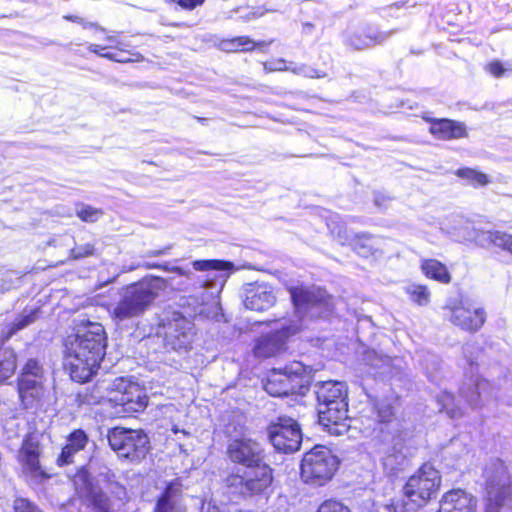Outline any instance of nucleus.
Returning <instances> with one entry per match:
<instances>
[{"label": "nucleus", "mask_w": 512, "mask_h": 512, "mask_svg": "<svg viewBox=\"0 0 512 512\" xmlns=\"http://www.w3.org/2000/svg\"><path fill=\"white\" fill-rule=\"evenodd\" d=\"M106 49H108L107 46H101L98 44H89L88 45V50L91 53L97 54L99 56H101L102 52H104Z\"/></svg>", "instance_id": "obj_54"}, {"label": "nucleus", "mask_w": 512, "mask_h": 512, "mask_svg": "<svg viewBox=\"0 0 512 512\" xmlns=\"http://www.w3.org/2000/svg\"><path fill=\"white\" fill-rule=\"evenodd\" d=\"M292 299L301 317H324L332 310L330 297L321 288H296L292 291Z\"/></svg>", "instance_id": "obj_10"}, {"label": "nucleus", "mask_w": 512, "mask_h": 512, "mask_svg": "<svg viewBox=\"0 0 512 512\" xmlns=\"http://www.w3.org/2000/svg\"><path fill=\"white\" fill-rule=\"evenodd\" d=\"M182 485L179 480L170 482L159 497L155 512H185L181 501Z\"/></svg>", "instance_id": "obj_23"}, {"label": "nucleus", "mask_w": 512, "mask_h": 512, "mask_svg": "<svg viewBox=\"0 0 512 512\" xmlns=\"http://www.w3.org/2000/svg\"><path fill=\"white\" fill-rule=\"evenodd\" d=\"M430 133L437 139L450 140L467 136L466 126L458 121L449 119H431Z\"/></svg>", "instance_id": "obj_24"}, {"label": "nucleus", "mask_w": 512, "mask_h": 512, "mask_svg": "<svg viewBox=\"0 0 512 512\" xmlns=\"http://www.w3.org/2000/svg\"><path fill=\"white\" fill-rule=\"evenodd\" d=\"M440 484L439 471L425 463L409 477L402 494L393 498L386 509L388 512H417L437 494Z\"/></svg>", "instance_id": "obj_2"}, {"label": "nucleus", "mask_w": 512, "mask_h": 512, "mask_svg": "<svg viewBox=\"0 0 512 512\" xmlns=\"http://www.w3.org/2000/svg\"><path fill=\"white\" fill-rule=\"evenodd\" d=\"M118 275H119V274H117L116 276H114L111 280H106V281L104 282V285H106V284H108V283H111V282L115 281V280H116V278L118 277Z\"/></svg>", "instance_id": "obj_60"}, {"label": "nucleus", "mask_w": 512, "mask_h": 512, "mask_svg": "<svg viewBox=\"0 0 512 512\" xmlns=\"http://www.w3.org/2000/svg\"><path fill=\"white\" fill-rule=\"evenodd\" d=\"M437 403L440 406V411L445 412L452 419L459 418L464 414L463 409L455 403L454 396L446 391L437 396Z\"/></svg>", "instance_id": "obj_29"}, {"label": "nucleus", "mask_w": 512, "mask_h": 512, "mask_svg": "<svg viewBox=\"0 0 512 512\" xmlns=\"http://www.w3.org/2000/svg\"><path fill=\"white\" fill-rule=\"evenodd\" d=\"M14 512H40V510L30 501L18 498L14 501Z\"/></svg>", "instance_id": "obj_48"}, {"label": "nucleus", "mask_w": 512, "mask_h": 512, "mask_svg": "<svg viewBox=\"0 0 512 512\" xmlns=\"http://www.w3.org/2000/svg\"><path fill=\"white\" fill-rule=\"evenodd\" d=\"M227 456L231 462L246 468L264 462L265 453L260 443L243 436L229 441Z\"/></svg>", "instance_id": "obj_12"}, {"label": "nucleus", "mask_w": 512, "mask_h": 512, "mask_svg": "<svg viewBox=\"0 0 512 512\" xmlns=\"http://www.w3.org/2000/svg\"><path fill=\"white\" fill-rule=\"evenodd\" d=\"M378 362H381V368L377 375L381 377H394L399 374L402 369V359L395 357L391 358L384 355L383 358H379Z\"/></svg>", "instance_id": "obj_32"}, {"label": "nucleus", "mask_w": 512, "mask_h": 512, "mask_svg": "<svg viewBox=\"0 0 512 512\" xmlns=\"http://www.w3.org/2000/svg\"><path fill=\"white\" fill-rule=\"evenodd\" d=\"M384 355L378 354L375 351H370L366 354V360L367 364L371 366L372 369H374V375L377 376L380 368H381V362H378L379 358H383Z\"/></svg>", "instance_id": "obj_50"}, {"label": "nucleus", "mask_w": 512, "mask_h": 512, "mask_svg": "<svg viewBox=\"0 0 512 512\" xmlns=\"http://www.w3.org/2000/svg\"><path fill=\"white\" fill-rule=\"evenodd\" d=\"M17 358L13 349L8 347L0 348V384L9 379L16 370Z\"/></svg>", "instance_id": "obj_28"}, {"label": "nucleus", "mask_w": 512, "mask_h": 512, "mask_svg": "<svg viewBox=\"0 0 512 512\" xmlns=\"http://www.w3.org/2000/svg\"><path fill=\"white\" fill-rule=\"evenodd\" d=\"M132 55L135 57V59L118 57L116 54L110 53V52H102L101 57H104V58H107L109 60H113L116 62H120V63L139 61L142 59V56L139 53H133Z\"/></svg>", "instance_id": "obj_51"}, {"label": "nucleus", "mask_w": 512, "mask_h": 512, "mask_svg": "<svg viewBox=\"0 0 512 512\" xmlns=\"http://www.w3.org/2000/svg\"><path fill=\"white\" fill-rule=\"evenodd\" d=\"M387 201H388V199L383 195H377L375 197V205H377L379 207H386Z\"/></svg>", "instance_id": "obj_56"}, {"label": "nucleus", "mask_w": 512, "mask_h": 512, "mask_svg": "<svg viewBox=\"0 0 512 512\" xmlns=\"http://www.w3.org/2000/svg\"><path fill=\"white\" fill-rule=\"evenodd\" d=\"M107 336L102 324L81 322L65 341L66 366L74 381L84 383L97 372L105 355Z\"/></svg>", "instance_id": "obj_1"}, {"label": "nucleus", "mask_w": 512, "mask_h": 512, "mask_svg": "<svg viewBox=\"0 0 512 512\" xmlns=\"http://www.w3.org/2000/svg\"><path fill=\"white\" fill-rule=\"evenodd\" d=\"M173 271L177 272L181 276H185L188 279H192L193 273L190 270H184L181 267H175Z\"/></svg>", "instance_id": "obj_55"}, {"label": "nucleus", "mask_w": 512, "mask_h": 512, "mask_svg": "<svg viewBox=\"0 0 512 512\" xmlns=\"http://www.w3.org/2000/svg\"><path fill=\"white\" fill-rule=\"evenodd\" d=\"M317 512H350V509L343 503L330 499L324 501Z\"/></svg>", "instance_id": "obj_44"}, {"label": "nucleus", "mask_w": 512, "mask_h": 512, "mask_svg": "<svg viewBox=\"0 0 512 512\" xmlns=\"http://www.w3.org/2000/svg\"><path fill=\"white\" fill-rule=\"evenodd\" d=\"M192 266L197 271L210 272L230 270L233 268V263L222 260H196Z\"/></svg>", "instance_id": "obj_34"}, {"label": "nucleus", "mask_w": 512, "mask_h": 512, "mask_svg": "<svg viewBox=\"0 0 512 512\" xmlns=\"http://www.w3.org/2000/svg\"><path fill=\"white\" fill-rule=\"evenodd\" d=\"M38 309H25L11 325L9 334L12 335L34 323L38 318Z\"/></svg>", "instance_id": "obj_33"}, {"label": "nucleus", "mask_w": 512, "mask_h": 512, "mask_svg": "<svg viewBox=\"0 0 512 512\" xmlns=\"http://www.w3.org/2000/svg\"><path fill=\"white\" fill-rule=\"evenodd\" d=\"M289 71H291L292 73H294L296 75H302V76L310 77V78H319V77L324 76V75L317 73V71L314 68H312L308 65H304V64L290 68Z\"/></svg>", "instance_id": "obj_47"}, {"label": "nucleus", "mask_w": 512, "mask_h": 512, "mask_svg": "<svg viewBox=\"0 0 512 512\" xmlns=\"http://www.w3.org/2000/svg\"><path fill=\"white\" fill-rule=\"evenodd\" d=\"M77 216L85 222H95L102 216L100 209L94 208L89 205H82L76 210Z\"/></svg>", "instance_id": "obj_41"}, {"label": "nucleus", "mask_w": 512, "mask_h": 512, "mask_svg": "<svg viewBox=\"0 0 512 512\" xmlns=\"http://www.w3.org/2000/svg\"><path fill=\"white\" fill-rule=\"evenodd\" d=\"M449 311L450 321L469 332H476L485 322V311L479 307H473L469 302L460 300L446 306Z\"/></svg>", "instance_id": "obj_13"}, {"label": "nucleus", "mask_w": 512, "mask_h": 512, "mask_svg": "<svg viewBox=\"0 0 512 512\" xmlns=\"http://www.w3.org/2000/svg\"><path fill=\"white\" fill-rule=\"evenodd\" d=\"M432 363L433 365L437 366L438 365V362H437V359L435 357H432Z\"/></svg>", "instance_id": "obj_61"}, {"label": "nucleus", "mask_w": 512, "mask_h": 512, "mask_svg": "<svg viewBox=\"0 0 512 512\" xmlns=\"http://www.w3.org/2000/svg\"><path fill=\"white\" fill-rule=\"evenodd\" d=\"M106 41L108 42V48H116L120 51H124V44L114 36H107Z\"/></svg>", "instance_id": "obj_53"}, {"label": "nucleus", "mask_w": 512, "mask_h": 512, "mask_svg": "<svg viewBox=\"0 0 512 512\" xmlns=\"http://www.w3.org/2000/svg\"><path fill=\"white\" fill-rule=\"evenodd\" d=\"M276 297L271 287L267 285H252L246 290L244 305L254 311H264L271 308Z\"/></svg>", "instance_id": "obj_20"}, {"label": "nucleus", "mask_w": 512, "mask_h": 512, "mask_svg": "<svg viewBox=\"0 0 512 512\" xmlns=\"http://www.w3.org/2000/svg\"><path fill=\"white\" fill-rule=\"evenodd\" d=\"M88 506L95 512H112V507L108 497L101 491H92L88 495Z\"/></svg>", "instance_id": "obj_36"}, {"label": "nucleus", "mask_w": 512, "mask_h": 512, "mask_svg": "<svg viewBox=\"0 0 512 512\" xmlns=\"http://www.w3.org/2000/svg\"><path fill=\"white\" fill-rule=\"evenodd\" d=\"M318 407L333 406L335 402H347V389L343 382L326 381L316 384Z\"/></svg>", "instance_id": "obj_21"}, {"label": "nucleus", "mask_w": 512, "mask_h": 512, "mask_svg": "<svg viewBox=\"0 0 512 512\" xmlns=\"http://www.w3.org/2000/svg\"><path fill=\"white\" fill-rule=\"evenodd\" d=\"M299 330L300 327L297 325H287V322L281 323L275 333L264 335L256 341L254 346L255 356L267 358L276 355L284 349L286 339Z\"/></svg>", "instance_id": "obj_15"}, {"label": "nucleus", "mask_w": 512, "mask_h": 512, "mask_svg": "<svg viewBox=\"0 0 512 512\" xmlns=\"http://www.w3.org/2000/svg\"><path fill=\"white\" fill-rule=\"evenodd\" d=\"M74 484L80 495H89L94 491V489H92L89 474L85 470H81L75 475Z\"/></svg>", "instance_id": "obj_40"}, {"label": "nucleus", "mask_w": 512, "mask_h": 512, "mask_svg": "<svg viewBox=\"0 0 512 512\" xmlns=\"http://www.w3.org/2000/svg\"><path fill=\"white\" fill-rule=\"evenodd\" d=\"M143 266H144V267H146V268H153V267H156L155 265H150V264H145V265H143Z\"/></svg>", "instance_id": "obj_62"}, {"label": "nucleus", "mask_w": 512, "mask_h": 512, "mask_svg": "<svg viewBox=\"0 0 512 512\" xmlns=\"http://www.w3.org/2000/svg\"><path fill=\"white\" fill-rule=\"evenodd\" d=\"M347 402H335L333 406L318 407L319 423L331 435L340 436L348 432L350 418Z\"/></svg>", "instance_id": "obj_14"}, {"label": "nucleus", "mask_w": 512, "mask_h": 512, "mask_svg": "<svg viewBox=\"0 0 512 512\" xmlns=\"http://www.w3.org/2000/svg\"><path fill=\"white\" fill-rule=\"evenodd\" d=\"M95 248L91 243H86L82 245H78L74 247L71 251L73 258L79 259L83 257H88L94 254Z\"/></svg>", "instance_id": "obj_46"}, {"label": "nucleus", "mask_w": 512, "mask_h": 512, "mask_svg": "<svg viewBox=\"0 0 512 512\" xmlns=\"http://www.w3.org/2000/svg\"><path fill=\"white\" fill-rule=\"evenodd\" d=\"M405 290L410 299L417 305L425 306L430 302V291L424 285L411 284Z\"/></svg>", "instance_id": "obj_37"}, {"label": "nucleus", "mask_w": 512, "mask_h": 512, "mask_svg": "<svg viewBox=\"0 0 512 512\" xmlns=\"http://www.w3.org/2000/svg\"><path fill=\"white\" fill-rule=\"evenodd\" d=\"M338 464L337 457L329 448L317 445L306 452L302 458L301 478L312 486H323L332 479Z\"/></svg>", "instance_id": "obj_5"}, {"label": "nucleus", "mask_w": 512, "mask_h": 512, "mask_svg": "<svg viewBox=\"0 0 512 512\" xmlns=\"http://www.w3.org/2000/svg\"><path fill=\"white\" fill-rule=\"evenodd\" d=\"M268 437L273 447L289 454L299 450L302 433L299 424L292 418L279 417L277 422L268 427Z\"/></svg>", "instance_id": "obj_11"}, {"label": "nucleus", "mask_w": 512, "mask_h": 512, "mask_svg": "<svg viewBox=\"0 0 512 512\" xmlns=\"http://www.w3.org/2000/svg\"><path fill=\"white\" fill-rule=\"evenodd\" d=\"M486 512H512L510 476L503 461L496 459L485 468Z\"/></svg>", "instance_id": "obj_4"}, {"label": "nucleus", "mask_w": 512, "mask_h": 512, "mask_svg": "<svg viewBox=\"0 0 512 512\" xmlns=\"http://www.w3.org/2000/svg\"><path fill=\"white\" fill-rule=\"evenodd\" d=\"M353 249L361 256H368L372 253V238L366 234L357 236L352 243Z\"/></svg>", "instance_id": "obj_39"}, {"label": "nucleus", "mask_w": 512, "mask_h": 512, "mask_svg": "<svg viewBox=\"0 0 512 512\" xmlns=\"http://www.w3.org/2000/svg\"><path fill=\"white\" fill-rule=\"evenodd\" d=\"M476 499L462 489L446 492L441 501L438 512H475Z\"/></svg>", "instance_id": "obj_18"}, {"label": "nucleus", "mask_w": 512, "mask_h": 512, "mask_svg": "<svg viewBox=\"0 0 512 512\" xmlns=\"http://www.w3.org/2000/svg\"><path fill=\"white\" fill-rule=\"evenodd\" d=\"M375 42V39L368 35L355 34L350 38V45L357 50L371 47Z\"/></svg>", "instance_id": "obj_43"}, {"label": "nucleus", "mask_w": 512, "mask_h": 512, "mask_svg": "<svg viewBox=\"0 0 512 512\" xmlns=\"http://www.w3.org/2000/svg\"><path fill=\"white\" fill-rule=\"evenodd\" d=\"M63 18L65 20L78 23V24L82 25L83 28H85V29L94 28L99 31H103V32L105 31L104 28L99 27L96 23L85 21L82 17L76 16V15H65Z\"/></svg>", "instance_id": "obj_49"}, {"label": "nucleus", "mask_w": 512, "mask_h": 512, "mask_svg": "<svg viewBox=\"0 0 512 512\" xmlns=\"http://www.w3.org/2000/svg\"><path fill=\"white\" fill-rule=\"evenodd\" d=\"M259 44H256L247 36H240L221 41L219 47L226 52L251 51Z\"/></svg>", "instance_id": "obj_30"}, {"label": "nucleus", "mask_w": 512, "mask_h": 512, "mask_svg": "<svg viewBox=\"0 0 512 512\" xmlns=\"http://www.w3.org/2000/svg\"><path fill=\"white\" fill-rule=\"evenodd\" d=\"M112 393L109 401L115 406L121 407L118 413L130 416L133 413L144 411L148 404V398L143 389L124 378H117L112 383Z\"/></svg>", "instance_id": "obj_9"}, {"label": "nucleus", "mask_w": 512, "mask_h": 512, "mask_svg": "<svg viewBox=\"0 0 512 512\" xmlns=\"http://www.w3.org/2000/svg\"><path fill=\"white\" fill-rule=\"evenodd\" d=\"M456 174L479 186H485L489 183V179L486 174L474 169H459Z\"/></svg>", "instance_id": "obj_38"}, {"label": "nucleus", "mask_w": 512, "mask_h": 512, "mask_svg": "<svg viewBox=\"0 0 512 512\" xmlns=\"http://www.w3.org/2000/svg\"><path fill=\"white\" fill-rule=\"evenodd\" d=\"M376 412H377V419L380 422H390L393 415V407L384 401H380L375 405Z\"/></svg>", "instance_id": "obj_42"}, {"label": "nucleus", "mask_w": 512, "mask_h": 512, "mask_svg": "<svg viewBox=\"0 0 512 512\" xmlns=\"http://www.w3.org/2000/svg\"><path fill=\"white\" fill-rule=\"evenodd\" d=\"M490 384L479 375H471L460 388V396L472 409L483 405L482 396L488 393Z\"/></svg>", "instance_id": "obj_19"}, {"label": "nucleus", "mask_w": 512, "mask_h": 512, "mask_svg": "<svg viewBox=\"0 0 512 512\" xmlns=\"http://www.w3.org/2000/svg\"><path fill=\"white\" fill-rule=\"evenodd\" d=\"M17 391L21 405L25 409L36 408L45 393L43 380H17Z\"/></svg>", "instance_id": "obj_22"}, {"label": "nucleus", "mask_w": 512, "mask_h": 512, "mask_svg": "<svg viewBox=\"0 0 512 512\" xmlns=\"http://www.w3.org/2000/svg\"><path fill=\"white\" fill-rule=\"evenodd\" d=\"M108 442L118 457L130 462H140L150 451V441L142 430L115 427L108 431Z\"/></svg>", "instance_id": "obj_7"}, {"label": "nucleus", "mask_w": 512, "mask_h": 512, "mask_svg": "<svg viewBox=\"0 0 512 512\" xmlns=\"http://www.w3.org/2000/svg\"><path fill=\"white\" fill-rule=\"evenodd\" d=\"M169 248H165L163 250H154V251H150L148 253V256H159V255H162V254H165L166 251L168 250Z\"/></svg>", "instance_id": "obj_58"}, {"label": "nucleus", "mask_w": 512, "mask_h": 512, "mask_svg": "<svg viewBox=\"0 0 512 512\" xmlns=\"http://www.w3.org/2000/svg\"><path fill=\"white\" fill-rule=\"evenodd\" d=\"M304 373V365L297 361L284 368H274L268 373L264 389L274 397L297 393L302 387Z\"/></svg>", "instance_id": "obj_8"}, {"label": "nucleus", "mask_w": 512, "mask_h": 512, "mask_svg": "<svg viewBox=\"0 0 512 512\" xmlns=\"http://www.w3.org/2000/svg\"><path fill=\"white\" fill-rule=\"evenodd\" d=\"M40 453L39 442L32 435L24 439L18 453V461L23 473L36 480L47 478L39 462Z\"/></svg>", "instance_id": "obj_16"}, {"label": "nucleus", "mask_w": 512, "mask_h": 512, "mask_svg": "<svg viewBox=\"0 0 512 512\" xmlns=\"http://www.w3.org/2000/svg\"><path fill=\"white\" fill-rule=\"evenodd\" d=\"M139 267H141V265H140V264L132 265V266H130V267H125V266H123V267H122V269H121V271H120V273H125V272H128V271H133V270H135V269H137V268H139Z\"/></svg>", "instance_id": "obj_59"}, {"label": "nucleus", "mask_w": 512, "mask_h": 512, "mask_svg": "<svg viewBox=\"0 0 512 512\" xmlns=\"http://www.w3.org/2000/svg\"><path fill=\"white\" fill-rule=\"evenodd\" d=\"M421 270L428 278L447 284L451 281V275L447 267L436 259L421 260Z\"/></svg>", "instance_id": "obj_27"}, {"label": "nucleus", "mask_w": 512, "mask_h": 512, "mask_svg": "<svg viewBox=\"0 0 512 512\" xmlns=\"http://www.w3.org/2000/svg\"><path fill=\"white\" fill-rule=\"evenodd\" d=\"M166 342L174 350L187 349L192 342L191 329L175 323L166 332Z\"/></svg>", "instance_id": "obj_26"}, {"label": "nucleus", "mask_w": 512, "mask_h": 512, "mask_svg": "<svg viewBox=\"0 0 512 512\" xmlns=\"http://www.w3.org/2000/svg\"><path fill=\"white\" fill-rule=\"evenodd\" d=\"M165 281L153 277L126 286L120 292V298L110 310V316L116 322L130 320L142 315L164 289Z\"/></svg>", "instance_id": "obj_3"}, {"label": "nucleus", "mask_w": 512, "mask_h": 512, "mask_svg": "<svg viewBox=\"0 0 512 512\" xmlns=\"http://www.w3.org/2000/svg\"><path fill=\"white\" fill-rule=\"evenodd\" d=\"M273 481L272 469L265 462L230 474L225 483L231 493L248 497L262 494Z\"/></svg>", "instance_id": "obj_6"}, {"label": "nucleus", "mask_w": 512, "mask_h": 512, "mask_svg": "<svg viewBox=\"0 0 512 512\" xmlns=\"http://www.w3.org/2000/svg\"><path fill=\"white\" fill-rule=\"evenodd\" d=\"M462 237L466 240H472L481 247L494 245L512 254V234L501 231H483L473 229Z\"/></svg>", "instance_id": "obj_17"}, {"label": "nucleus", "mask_w": 512, "mask_h": 512, "mask_svg": "<svg viewBox=\"0 0 512 512\" xmlns=\"http://www.w3.org/2000/svg\"><path fill=\"white\" fill-rule=\"evenodd\" d=\"M113 395L112 393V384H105L104 382L97 384L90 394L85 395V401L90 404H98L103 400H109V396Z\"/></svg>", "instance_id": "obj_35"}, {"label": "nucleus", "mask_w": 512, "mask_h": 512, "mask_svg": "<svg viewBox=\"0 0 512 512\" xmlns=\"http://www.w3.org/2000/svg\"><path fill=\"white\" fill-rule=\"evenodd\" d=\"M88 442V437L83 430H75L72 432L68 439L67 444L63 447L62 452L58 458L59 465L70 464L73 461V456L83 450Z\"/></svg>", "instance_id": "obj_25"}, {"label": "nucleus", "mask_w": 512, "mask_h": 512, "mask_svg": "<svg viewBox=\"0 0 512 512\" xmlns=\"http://www.w3.org/2000/svg\"><path fill=\"white\" fill-rule=\"evenodd\" d=\"M24 379L44 381V369L36 359H29L21 369L17 380Z\"/></svg>", "instance_id": "obj_31"}, {"label": "nucleus", "mask_w": 512, "mask_h": 512, "mask_svg": "<svg viewBox=\"0 0 512 512\" xmlns=\"http://www.w3.org/2000/svg\"><path fill=\"white\" fill-rule=\"evenodd\" d=\"M198 282H199V287H201V288L212 285L211 279H200Z\"/></svg>", "instance_id": "obj_57"}, {"label": "nucleus", "mask_w": 512, "mask_h": 512, "mask_svg": "<svg viewBox=\"0 0 512 512\" xmlns=\"http://www.w3.org/2000/svg\"><path fill=\"white\" fill-rule=\"evenodd\" d=\"M486 70L496 78L502 77L505 72L512 71V64L504 65L498 60L491 61L487 64Z\"/></svg>", "instance_id": "obj_45"}, {"label": "nucleus", "mask_w": 512, "mask_h": 512, "mask_svg": "<svg viewBox=\"0 0 512 512\" xmlns=\"http://www.w3.org/2000/svg\"><path fill=\"white\" fill-rule=\"evenodd\" d=\"M263 68L266 72L290 70V67L286 66V62L283 59H280L273 63H264Z\"/></svg>", "instance_id": "obj_52"}]
</instances>
